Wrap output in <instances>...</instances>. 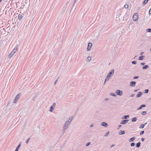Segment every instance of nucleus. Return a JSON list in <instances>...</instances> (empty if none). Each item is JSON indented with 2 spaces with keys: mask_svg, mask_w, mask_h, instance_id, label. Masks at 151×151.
<instances>
[{
  "mask_svg": "<svg viewBox=\"0 0 151 151\" xmlns=\"http://www.w3.org/2000/svg\"><path fill=\"white\" fill-rule=\"evenodd\" d=\"M72 120L71 118L68 119L64 124V126L63 127L62 130L64 133L65 131L69 127V124L71 122Z\"/></svg>",
  "mask_w": 151,
  "mask_h": 151,
  "instance_id": "1",
  "label": "nucleus"
},
{
  "mask_svg": "<svg viewBox=\"0 0 151 151\" xmlns=\"http://www.w3.org/2000/svg\"><path fill=\"white\" fill-rule=\"evenodd\" d=\"M114 69H112L111 72L107 75L106 78V81H108L109 80V78L113 76L114 73Z\"/></svg>",
  "mask_w": 151,
  "mask_h": 151,
  "instance_id": "2",
  "label": "nucleus"
},
{
  "mask_svg": "<svg viewBox=\"0 0 151 151\" xmlns=\"http://www.w3.org/2000/svg\"><path fill=\"white\" fill-rule=\"evenodd\" d=\"M21 95V93H18L15 97L14 100L13 101V103H15L18 100V99L19 98Z\"/></svg>",
  "mask_w": 151,
  "mask_h": 151,
  "instance_id": "3",
  "label": "nucleus"
},
{
  "mask_svg": "<svg viewBox=\"0 0 151 151\" xmlns=\"http://www.w3.org/2000/svg\"><path fill=\"white\" fill-rule=\"evenodd\" d=\"M115 93L116 94L119 96H122L123 94L122 91L120 90H116Z\"/></svg>",
  "mask_w": 151,
  "mask_h": 151,
  "instance_id": "4",
  "label": "nucleus"
},
{
  "mask_svg": "<svg viewBox=\"0 0 151 151\" xmlns=\"http://www.w3.org/2000/svg\"><path fill=\"white\" fill-rule=\"evenodd\" d=\"M56 105V103H53V105L52 106H51L50 108V111L51 112H52L53 111V109L55 108Z\"/></svg>",
  "mask_w": 151,
  "mask_h": 151,
  "instance_id": "5",
  "label": "nucleus"
},
{
  "mask_svg": "<svg viewBox=\"0 0 151 151\" xmlns=\"http://www.w3.org/2000/svg\"><path fill=\"white\" fill-rule=\"evenodd\" d=\"M92 46V44L91 43L89 42L88 44V47L87 48V51H89L91 49V48Z\"/></svg>",
  "mask_w": 151,
  "mask_h": 151,
  "instance_id": "6",
  "label": "nucleus"
},
{
  "mask_svg": "<svg viewBox=\"0 0 151 151\" xmlns=\"http://www.w3.org/2000/svg\"><path fill=\"white\" fill-rule=\"evenodd\" d=\"M14 50H12L11 52L9 54L8 56L9 58H10L12 57L16 52L15 51H14Z\"/></svg>",
  "mask_w": 151,
  "mask_h": 151,
  "instance_id": "7",
  "label": "nucleus"
},
{
  "mask_svg": "<svg viewBox=\"0 0 151 151\" xmlns=\"http://www.w3.org/2000/svg\"><path fill=\"white\" fill-rule=\"evenodd\" d=\"M138 15L137 13H134L133 16V19H138Z\"/></svg>",
  "mask_w": 151,
  "mask_h": 151,
  "instance_id": "8",
  "label": "nucleus"
},
{
  "mask_svg": "<svg viewBox=\"0 0 151 151\" xmlns=\"http://www.w3.org/2000/svg\"><path fill=\"white\" fill-rule=\"evenodd\" d=\"M67 4H68V3H67L65 6H64L63 7V8H62V9L61 12L63 13H64L65 11L66 8L67 7Z\"/></svg>",
  "mask_w": 151,
  "mask_h": 151,
  "instance_id": "9",
  "label": "nucleus"
},
{
  "mask_svg": "<svg viewBox=\"0 0 151 151\" xmlns=\"http://www.w3.org/2000/svg\"><path fill=\"white\" fill-rule=\"evenodd\" d=\"M129 121V120L128 119H127V120H122L121 123L120 124H126L127 122H128Z\"/></svg>",
  "mask_w": 151,
  "mask_h": 151,
  "instance_id": "10",
  "label": "nucleus"
},
{
  "mask_svg": "<svg viewBox=\"0 0 151 151\" xmlns=\"http://www.w3.org/2000/svg\"><path fill=\"white\" fill-rule=\"evenodd\" d=\"M101 125L105 127H107L108 126V124L106 123L105 122H102L101 123Z\"/></svg>",
  "mask_w": 151,
  "mask_h": 151,
  "instance_id": "11",
  "label": "nucleus"
},
{
  "mask_svg": "<svg viewBox=\"0 0 151 151\" xmlns=\"http://www.w3.org/2000/svg\"><path fill=\"white\" fill-rule=\"evenodd\" d=\"M136 82L134 81H132L130 83V86H131L133 87L135 86Z\"/></svg>",
  "mask_w": 151,
  "mask_h": 151,
  "instance_id": "12",
  "label": "nucleus"
},
{
  "mask_svg": "<svg viewBox=\"0 0 151 151\" xmlns=\"http://www.w3.org/2000/svg\"><path fill=\"white\" fill-rule=\"evenodd\" d=\"M146 106V105L145 104H142L137 109V110H139L141 109L142 107H145Z\"/></svg>",
  "mask_w": 151,
  "mask_h": 151,
  "instance_id": "13",
  "label": "nucleus"
},
{
  "mask_svg": "<svg viewBox=\"0 0 151 151\" xmlns=\"http://www.w3.org/2000/svg\"><path fill=\"white\" fill-rule=\"evenodd\" d=\"M125 132L124 131H122V130H120L119 133V135H121L124 134H125Z\"/></svg>",
  "mask_w": 151,
  "mask_h": 151,
  "instance_id": "14",
  "label": "nucleus"
},
{
  "mask_svg": "<svg viewBox=\"0 0 151 151\" xmlns=\"http://www.w3.org/2000/svg\"><path fill=\"white\" fill-rule=\"evenodd\" d=\"M91 58L90 56H88L87 57L86 59V61L87 62H89L91 60Z\"/></svg>",
  "mask_w": 151,
  "mask_h": 151,
  "instance_id": "15",
  "label": "nucleus"
},
{
  "mask_svg": "<svg viewBox=\"0 0 151 151\" xmlns=\"http://www.w3.org/2000/svg\"><path fill=\"white\" fill-rule=\"evenodd\" d=\"M142 94V93L141 92H139V93L137 95L136 97H139L141 96Z\"/></svg>",
  "mask_w": 151,
  "mask_h": 151,
  "instance_id": "16",
  "label": "nucleus"
},
{
  "mask_svg": "<svg viewBox=\"0 0 151 151\" xmlns=\"http://www.w3.org/2000/svg\"><path fill=\"white\" fill-rule=\"evenodd\" d=\"M149 67V66L147 65H144L142 68V69L143 70L145 69H147Z\"/></svg>",
  "mask_w": 151,
  "mask_h": 151,
  "instance_id": "17",
  "label": "nucleus"
},
{
  "mask_svg": "<svg viewBox=\"0 0 151 151\" xmlns=\"http://www.w3.org/2000/svg\"><path fill=\"white\" fill-rule=\"evenodd\" d=\"M135 138H136L135 137H133L129 139V142H132L135 139Z\"/></svg>",
  "mask_w": 151,
  "mask_h": 151,
  "instance_id": "18",
  "label": "nucleus"
},
{
  "mask_svg": "<svg viewBox=\"0 0 151 151\" xmlns=\"http://www.w3.org/2000/svg\"><path fill=\"white\" fill-rule=\"evenodd\" d=\"M141 143L140 142L137 143L136 145V147L137 148H138L140 147V146Z\"/></svg>",
  "mask_w": 151,
  "mask_h": 151,
  "instance_id": "19",
  "label": "nucleus"
},
{
  "mask_svg": "<svg viewBox=\"0 0 151 151\" xmlns=\"http://www.w3.org/2000/svg\"><path fill=\"white\" fill-rule=\"evenodd\" d=\"M144 58V56H140L139 57V59H138V60H143V59Z\"/></svg>",
  "mask_w": 151,
  "mask_h": 151,
  "instance_id": "20",
  "label": "nucleus"
},
{
  "mask_svg": "<svg viewBox=\"0 0 151 151\" xmlns=\"http://www.w3.org/2000/svg\"><path fill=\"white\" fill-rule=\"evenodd\" d=\"M20 146H21V144H20L19 145H18V146L17 147L15 150L16 151H18V149L20 148Z\"/></svg>",
  "mask_w": 151,
  "mask_h": 151,
  "instance_id": "21",
  "label": "nucleus"
},
{
  "mask_svg": "<svg viewBox=\"0 0 151 151\" xmlns=\"http://www.w3.org/2000/svg\"><path fill=\"white\" fill-rule=\"evenodd\" d=\"M149 0H144V2L142 3L143 5H145L147 3Z\"/></svg>",
  "mask_w": 151,
  "mask_h": 151,
  "instance_id": "22",
  "label": "nucleus"
},
{
  "mask_svg": "<svg viewBox=\"0 0 151 151\" xmlns=\"http://www.w3.org/2000/svg\"><path fill=\"white\" fill-rule=\"evenodd\" d=\"M137 118L136 117L133 118L132 119V122H135L137 121Z\"/></svg>",
  "mask_w": 151,
  "mask_h": 151,
  "instance_id": "23",
  "label": "nucleus"
},
{
  "mask_svg": "<svg viewBox=\"0 0 151 151\" xmlns=\"http://www.w3.org/2000/svg\"><path fill=\"white\" fill-rule=\"evenodd\" d=\"M18 45H16L15 47V48L13 50H14V51H15V52H16V51L18 49Z\"/></svg>",
  "mask_w": 151,
  "mask_h": 151,
  "instance_id": "24",
  "label": "nucleus"
},
{
  "mask_svg": "<svg viewBox=\"0 0 151 151\" xmlns=\"http://www.w3.org/2000/svg\"><path fill=\"white\" fill-rule=\"evenodd\" d=\"M144 124H141L139 126V128L140 129H142L144 127Z\"/></svg>",
  "mask_w": 151,
  "mask_h": 151,
  "instance_id": "25",
  "label": "nucleus"
},
{
  "mask_svg": "<svg viewBox=\"0 0 151 151\" xmlns=\"http://www.w3.org/2000/svg\"><path fill=\"white\" fill-rule=\"evenodd\" d=\"M18 18L19 19H22V14H19L18 16Z\"/></svg>",
  "mask_w": 151,
  "mask_h": 151,
  "instance_id": "26",
  "label": "nucleus"
},
{
  "mask_svg": "<svg viewBox=\"0 0 151 151\" xmlns=\"http://www.w3.org/2000/svg\"><path fill=\"white\" fill-rule=\"evenodd\" d=\"M129 117V115H126V116H124V118H122V119H127V118H128Z\"/></svg>",
  "mask_w": 151,
  "mask_h": 151,
  "instance_id": "27",
  "label": "nucleus"
},
{
  "mask_svg": "<svg viewBox=\"0 0 151 151\" xmlns=\"http://www.w3.org/2000/svg\"><path fill=\"white\" fill-rule=\"evenodd\" d=\"M110 95L111 96H116V94H115L114 93H110Z\"/></svg>",
  "mask_w": 151,
  "mask_h": 151,
  "instance_id": "28",
  "label": "nucleus"
},
{
  "mask_svg": "<svg viewBox=\"0 0 151 151\" xmlns=\"http://www.w3.org/2000/svg\"><path fill=\"white\" fill-rule=\"evenodd\" d=\"M146 31L147 32H151V29H149V28L147 29H146Z\"/></svg>",
  "mask_w": 151,
  "mask_h": 151,
  "instance_id": "29",
  "label": "nucleus"
},
{
  "mask_svg": "<svg viewBox=\"0 0 151 151\" xmlns=\"http://www.w3.org/2000/svg\"><path fill=\"white\" fill-rule=\"evenodd\" d=\"M147 113V111H143V112H142V113H141V114L143 115H144L145 114H146Z\"/></svg>",
  "mask_w": 151,
  "mask_h": 151,
  "instance_id": "30",
  "label": "nucleus"
},
{
  "mask_svg": "<svg viewBox=\"0 0 151 151\" xmlns=\"http://www.w3.org/2000/svg\"><path fill=\"white\" fill-rule=\"evenodd\" d=\"M148 91H149L148 89H146L145 90V92L144 93H147L148 92Z\"/></svg>",
  "mask_w": 151,
  "mask_h": 151,
  "instance_id": "31",
  "label": "nucleus"
},
{
  "mask_svg": "<svg viewBox=\"0 0 151 151\" xmlns=\"http://www.w3.org/2000/svg\"><path fill=\"white\" fill-rule=\"evenodd\" d=\"M109 131H108L107 132H106L105 133V134L104 136H105V137H106V136H107V135L109 134Z\"/></svg>",
  "mask_w": 151,
  "mask_h": 151,
  "instance_id": "32",
  "label": "nucleus"
},
{
  "mask_svg": "<svg viewBox=\"0 0 151 151\" xmlns=\"http://www.w3.org/2000/svg\"><path fill=\"white\" fill-rule=\"evenodd\" d=\"M124 7L126 9H127L128 7V6L127 4H126L124 5Z\"/></svg>",
  "mask_w": 151,
  "mask_h": 151,
  "instance_id": "33",
  "label": "nucleus"
},
{
  "mask_svg": "<svg viewBox=\"0 0 151 151\" xmlns=\"http://www.w3.org/2000/svg\"><path fill=\"white\" fill-rule=\"evenodd\" d=\"M135 145V143L134 142H132L131 144V146L132 147L134 146Z\"/></svg>",
  "mask_w": 151,
  "mask_h": 151,
  "instance_id": "34",
  "label": "nucleus"
},
{
  "mask_svg": "<svg viewBox=\"0 0 151 151\" xmlns=\"http://www.w3.org/2000/svg\"><path fill=\"white\" fill-rule=\"evenodd\" d=\"M37 97V95H36L34 97L33 99H32V100L35 101V100L36 99V98Z\"/></svg>",
  "mask_w": 151,
  "mask_h": 151,
  "instance_id": "35",
  "label": "nucleus"
},
{
  "mask_svg": "<svg viewBox=\"0 0 151 151\" xmlns=\"http://www.w3.org/2000/svg\"><path fill=\"white\" fill-rule=\"evenodd\" d=\"M136 63L137 62L136 61H133L132 62V64H136Z\"/></svg>",
  "mask_w": 151,
  "mask_h": 151,
  "instance_id": "36",
  "label": "nucleus"
},
{
  "mask_svg": "<svg viewBox=\"0 0 151 151\" xmlns=\"http://www.w3.org/2000/svg\"><path fill=\"white\" fill-rule=\"evenodd\" d=\"M144 132V131H142L140 133V135H142V134H143Z\"/></svg>",
  "mask_w": 151,
  "mask_h": 151,
  "instance_id": "37",
  "label": "nucleus"
},
{
  "mask_svg": "<svg viewBox=\"0 0 151 151\" xmlns=\"http://www.w3.org/2000/svg\"><path fill=\"white\" fill-rule=\"evenodd\" d=\"M90 143H91V142H90L87 143L86 145V146H88L90 145Z\"/></svg>",
  "mask_w": 151,
  "mask_h": 151,
  "instance_id": "38",
  "label": "nucleus"
},
{
  "mask_svg": "<svg viewBox=\"0 0 151 151\" xmlns=\"http://www.w3.org/2000/svg\"><path fill=\"white\" fill-rule=\"evenodd\" d=\"M139 78V77L138 76H134L133 77L134 79H138Z\"/></svg>",
  "mask_w": 151,
  "mask_h": 151,
  "instance_id": "39",
  "label": "nucleus"
},
{
  "mask_svg": "<svg viewBox=\"0 0 151 151\" xmlns=\"http://www.w3.org/2000/svg\"><path fill=\"white\" fill-rule=\"evenodd\" d=\"M30 138H28L26 141V143H27V144H28L29 141V140L30 139Z\"/></svg>",
  "mask_w": 151,
  "mask_h": 151,
  "instance_id": "40",
  "label": "nucleus"
},
{
  "mask_svg": "<svg viewBox=\"0 0 151 151\" xmlns=\"http://www.w3.org/2000/svg\"><path fill=\"white\" fill-rule=\"evenodd\" d=\"M145 64V63H140V65H144Z\"/></svg>",
  "mask_w": 151,
  "mask_h": 151,
  "instance_id": "41",
  "label": "nucleus"
},
{
  "mask_svg": "<svg viewBox=\"0 0 151 151\" xmlns=\"http://www.w3.org/2000/svg\"><path fill=\"white\" fill-rule=\"evenodd\" d=\"M115 146V145H114V144H113L110 147L111 148H112V147H113L114 146Z\"/></svg>",
  "mask_w": 151,
  "mask_h": 151,
  "instance_id": "42",
  "label": "nucleus"
},
{
  "mask_svg": "<svg viewBox=\"0 0 151 151\" xmlns=\"http://www.w3.org/2000/svg\"><path fill=\"white\" fill-rule=\"evenodd\" d=\"M135 95V94H132L130 95V96L131 97H134Z\"/></svg>",
  "mask_w": 151,
  "mask_h": 151,
  "instance_id": "43",
  "label": "nucleus"
},
{
  "mask_svg": "<svg viewBox=\"0 0 151 151\" xmlns=\"http://www.w3.org/2000/svg\"><path fill=\"white\" fill-rule=\"evenodd\" d=\"M144 53V52H142L140 53V54L141 55H142Z\"/></svg>",
  "mask_w": 151,
  "mask_h": 151,
  "instance_id": "44",
  "label": "nucleus"
},
{
  "mask_svg": "<svg viewBox=\"0 0 151 151\" xmlns=\"http://www.w3.org/2000/svg\"><path fill=\"white\" fill-rule=\"evenodd\" d=\"M145 140V139L143 138H142L141 139V140L142 141H144Z\"/></svg>",
  "mask_w": 151,
  "mask_h": 151,
  "instance_id": "45",
  "label": "nucleus"
},
{
  "mask_svg": "<svg viewBox=\"0 0 151 151\" xmlns=\"http://www.w3.org/2000/svg\"><path fill=\"white\" fill-rule=\"evenodd\" d=\"M76 0H74V4H73V6H74L75 4V2H76Z\"/></svg>",
  "mask_w": 151,
  "mask_h": 151,
  "instance_id": "46",
  "label": "nucleus"
},
{
  "mask_svg": "<svg viewBox=\"0 0 151 151\" xmlns=\"http://www.w3.org/2000/svg\"><path fill=\"white\" fill-rule=\"evenodd\" d=\"M108 81H106V79H105V81H104V84H105V83H106V82H107Z\"/></svg>",
  "mask_w": 151,
  "mask_h": 151,
  "instance_id": "47",
  "label": "nucleus"
},
{
  "mask_svg": "<svg viewBox=\"0 0 151 151\" xmlns=\"http://www.w3.org/2000/svg\"><path fill=\"white\" fill-rule=\"evenodd\" d=\"M108 100V98H106L105 99V101H107Z\"/></svg>",
  "mask_w": 151,
  "mask_h": 151,
  "instance_id": "48",
  "label": "nucleus"
},
{
  "mask_svg": "<svg viewBox=\"0 0 151 151\" xmlns=\"http://www.w3.org/2000/svg\"><path fill=\"white\" fill-rule=\"evenodd\" d=\"M134 20V21H137V20H138V19H133Z\"/></svg>",
  "mask_w": 151,
  "mask_h": 151,
  "instance_id": "49",
  "label": "nucleus"
},
{
  "mask_svg": "<svg viewBox=\"0 0 151 151\" xmlns=\"http://www.w3.org/2000/svg\"><path fill=\"white\" fill-rule=\"evenodd\" d=\"M93 124H91L90 125V127H93Z\"/></svg>",
  "mask_w": 151,
  "mask_h": 151,
  "instance_id": "50",
  "label": "nucleus"
},
{
  "mask_svg": "<svg viewBox=\"0 0 151 151\" xmlns=\"http://www.w3.org/2000/svg\"><path fill=\"white\" fill-rule=\"evenodd\" d=\"M147 122H146L144 124H144V126L145 125H146V124H147Z\"/></svg>",
  "mask_w": 151,
  "mask_h": 151,
  "instance_id": "51",
  "label": "nucleus"
},
{
  "mask_svg": "<svg viewBox=\"0 0 151 151\" xmlns=\"http://www.w3.org/2000/svg\"><path fill=\"white\" fill-rule=\"evenodd\" d=\"M57 81H58V80H57L55 82V84L57 82Z\"/></svg>",
  "mask_w": 151,
  "mask_h": 151,
  "instance_id": "52",
  "label": "nucleus"
},
{
  "mask_svg": "<svg viewBox=\"0 0 151 151\" xmlns=\"http://www.w3.org/2000/svg\"><path fill=\"white\" fill-rule=\"evenodd\" d=\"M119 127H122V125H119Z\"/></svg>",
  "mask_w": 151,
  "mask_h": 151,
  "instance_id": "53",
  "label": "nucleus"
},
{
  "mask_svg": "<svg viewBox=\"0 0 151 151\" xmlns=\"http://www.w3.org/2000/svg\"><path fill=\"white\" fill-rule=\"evenodd\" d=\"M137 91V90H135L134 91Z\"/></svg>",
  "mask_w": 151,
  "mask_h": 151,
  "instance_id": "54",
  "label": "nucleus"
},
{
  "mask_svg": "<svg viewBox=\"0 0 151 151\" xmlns=\"http://www.w3.org/2000/svg\"><path fill=\"white\" fill-rule=\"evenodd\" d=\"M1 1H2V0H0V2Z\"/></svg>",
  "mask_w": 151,
  "mask_h": 151,
  "instance_id": "55",
  "label": "nucleus"
},
{
  "mask_svg": "<svg viewBox=\"0 0 151 151\" xmlns=\"http://www.w3.org/2000/svg\"><path fill=\"white\" fill-rule=\"evenodd\" d=\"M150 50L151 51V48L150 49Z\"/></svg>",
  "mask_w": 151,
  "mask_h": 151,
  "instance_id": "56",
  "label": "nucleus"
},
{
  "mask_svg": "<svg viewBox=\"0 0 151 151\" xmlns=\"http://www.w3.org/2000/svg\"><path fill=\"white\" fill-rule=\"evenodd\" d=\"M15 151H16L15 150Z\"/></svg>",
  "mask_w": 151,
  "mask_h": 151,
  "instance_id": "57",
  "label": "nucleus"
}]
</instances>
